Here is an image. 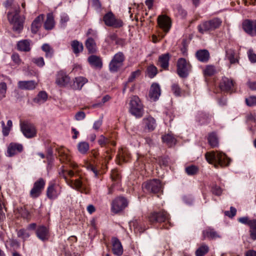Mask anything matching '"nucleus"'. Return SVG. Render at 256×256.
Instances as JSON below:
<instances>
[{
	"mask_svg": "<svg viewBox=\"0 0 256 256\" xmlns=\"http://www.w3.org/2000/svg\"><path fill=\"white\" fill-rule=\"evenodd\" d=\"M205 156L208 162L213 164L216 168L218 166L221 167L228 166L230 162V160L224 154L218 151L206 152Z\"/></svg>",
	"mask_w": 256,
	"mask_h": 256,
	"instance_id": "nucleus-1",
	"label": "nucleus"
},
{
	"mask_svg": "<svg viewBox=\"0 0 256 256\" xmlns=\"http://www.w3.org/2000/svg\"><path fill=\"white\" fill-rule=\"evenodd\" d=\"M20 8H14L8 13V18L14 31L20 32L23 29L24 18L20 16Z\"/></svg>",
	"mask_w": 256,
	"mask_h": 256,
	"instance_id": "nucleus-2",
	"label": "nucleus"
},
{
	"mask_svg": "<svg viewBox=\"0 0 256 256\" xmlns=\"http://www.w3.org/2000/svg\"><path fill=\"white\" fill-rule=\"evenodd\" d=\"M59 175L60 177L64 179L66 183L72 188L76 189L81 192L88 193V190L86 188L82 178L76 179L74 182L68 178L66 175V170H64L63 166L62 170L59 172Z\"/></svg>",
	"mask_w": 256,
	"mask_h": 256,
	"instance_id": "nucleus-3",
	"label": "nucleus"
},
{
	"mask_svg": "<svg viewBox=\"0 0 256 256\" xmlns=\"http://www.w3.org/2000/svg\"><path fill=\"white\" fill-rule=\"evenodd\" d=\"M129 112L137 118L142 117L144 114V106L140 98L136 96H132L130 102Z\"/></svg>",
	"mask_w": 256,
	"mask_h": 256,
	"instance_id": "nucleus-4",
	"label": "nucleus"
},
{
	"mask_svg": "<svg viewBox=\"0 0 256 256\" xmlns=\"http://www.w3.org/2000/svg\"><path fill=\"white\" fill-rule=\"evenodd\" d=\"M142 188L144 192L158 194L162 192V185L159 180L153 179L144 182Z\"/></svg>",
	"mask_w": 256,
	"mask_h": 256,
	"instance_id": "nucleus-5",
	"label": "nucleus"
},
{
	"mask_svg": "<svg viewBox=\"0 0 256 256\" xmlns=\"http://www.w3.org/2000/svg\"><path fill=\"white\" fill-rule=\"evenodd\" d=\"M20 128L22 133L26 138H32L36 134L35 126L28 122H20Z\"/></svg>",
	"mask_w": 256,
	"mask_h": 256,
	"instance_id": "nucleus-6",
	"label": "nucleus"
},
{
	"mask_svg": "<svg viewBox=\"0 0 256 256\" xmlns=\"http://www.w3.org/2000/svg\"><path fill=\"white\" fill-rule=\"evenodd\" d=\"M124 60V56L122 52H118L114 54L109 64L110 70L116 72L122 66Z\"/></svg>",
	"mask_w": 256,
	"mask_h": 256,
	"instance_id": "nucleus-7",
	"label": "nucleus"
},
{
	"mask_svg": "<svg viewBox=\"0 0 256 256\" xmlns=\"http://www.w3.org/2000/svg\"><path fill=\"white\" fill-rule=\"evenodd\" d=\"M191 70V66L185 58H180L177 62V72L181 78H186Z\"/></svg>",
	"mask_w": 256,
	"mask_h": 256,
	"instance_id": "nucleus-8",
	"label": "nucleus"
},
{
	"mask_svg": "<svg viewBox=\"0 0 256 256\" xmlns=\"http://www.w3.org/2000/svg\"><path fill=\"white\" fill-rule=\"evenodd\" d=\"M148 220L151 224L169 222V215L166 212L162 210L159 212H153L148 216Z\"/></svg>",
	"mask_w": 256,
	"mask_h": 256,
	"instance_id": "nucleus-9",
	"label": "nucleus"
},
{
	"mask_svg": "<svg viewBox=\"0 0 256 256\" xmlns=\"http://www.w3.org/2000/svg\"><path fill=\"white\" fill-rule=\"evenodd\" d=\"M105 24L114 28H120L123 26V22L120 19H116L112 12H110L105 14L103 17Z\"/></svg>",
	"mask_w": 256,
	"mask_h": 256,
	"instance_id": "nucleus-10",
	"label": "nucleus"
},
{
	"mask_svg": "<svg viewBox=\"0 0 256 256\" xmlns=\"http://www.w3.org/2000/svg\"><path fill=\"white\" fill-rule=\"evenodd\" d=\"M44 186L45 181L43 178H40L36 180L34 183L33 188L30 191V197L33 198H38L42 194Z\"/></svg>",
	"mask_w": 256,
	"mask_h": 256,
	"instance_id": "nucleus-11",
	"label": "nucleus"
},
{
	"mask_svg": "<svg viewBox=\"0 0 256 256\" xmlns=\"http://www.w3.org/2000/svg\"><path fill=\"white\" fill-rule=\"evenodd\" d=\"M128 206L127 200L123 197H118L114 200L112 204V212L117 214Z\"/></svg>",
	"mask_w": 256,
	"mask_h": 256,
	"instance_id": "nucleus-12",
	"label": "nucleus"
},
{
	"mask_svg": "<svg viewBox=\"0 0 256 256\" xmlns=\"http://www.w3.org/2000/svg\"><path fill=\"white\" fill-rule=\"evenodd\" d=\"M58 156L62 162L68 164L70 166L74 169L77 168L78 165L75 162L71 160L70 156L68 153V150L63 148H60L58 150Z\"/></svg>",
	"mask_w": 256,
	"mask_h": 256,
	"instance_id": "nucleus-13",
	"label": "nucleus"
},
{
	"mask_svg": "<svg viewBox=\"0 0 256 256\" xmlns=\"http://www.w3.org/2000/svg\"><path fill=\"white\" fill-rule=\"evenodd\" d=\"M244 30L252 36H256V20H245L242 23Z\"/></svg>",
	"mask_w": 256,
	"mask_h": 256,
	"instance_id": "nucleus-14",
	"label": "nucleus"
},
{
	"mask_svg": "<svg viewBox=\"0 0 256 256\" xmlns=\"http://www.w3.org/2000/svg\"><path fill=\"white\" fill-rule=\"evenodd\" d=\"M234 84L235 83L232 80L224 77L222 78L220 87L223 91L232 92L235 90Z\"/></svg>",
	"mask_w": 256,
	"mask_h": 256,
	"instance_id": "nucleus-15",
	"label": "nucleus"
},
{
	"mask_svg": "<svg viewBox=\"0 0 256 256\" xmlns=\"http://www.w3.org/2000/svg\"><path fill=\"white\" fill-rule=\"evenodd\" d=\"M158 24L159 26L165 32L169 31L171 27V20L166 15H160L158 18Z\"/></svg>",
	"mask_w": 256,
	"mask_h": 256,
	"instance_id": "nucleus-16",
	"label": "nucleus"
},
{
	"mask_svg": "<svg viewBox=\"0 0 256 256\" xmlns=\"http://www.w3.org/2000/svg\"><path fill=\"white\" fill-rule=\"evenodd\" d=\"M60 194V188L55 184L50 185L46 190V196L50 200H54Z\"/></svg>",
	"mask_w": 256,
	"mask_h": 256,
	"instance_id": "nucleus-17",
	"label": "nucleus"
},
{
	"mask_svg": "<svg viewBox=\"0 0 256 256\" xmlns=\"http://www.w3.org/2000/svg\"><path fill=\"white\" fill-rule=\"evenodd\" d=\"M37 85V82L34 80L19 81L18 83V88L27 90H34Z\"/></svg>",
	"mask_w": 256,
	"mask_h": 256,
	"instance_id": "nucleus-18",
	"label": "nucleus"
},
{
	"mask_svg": "<svg viewBox=\"0 0 256 256\" xmlns=\"http://www.w3.org/2000/svg\"><path fill=\"white\" fill-rule=\"evenodd\" d=\"M22 150L23 146L22 144L12 142L8 146L7 152L9 156H12Z\"/></svg>",
	"mask_w": 256,
	"mask_h": 256,
	"instance_id": "nucleus-19",
	"label": "nucleus"
},
{
	"mask_svg": "<svg viewBox=\"0 0 256 256\" xmlns=\"http://www.w3.org/2000/svg\"><path fill=\"white\" fill-rule=\"evenodd\" d=\"M142 122L145 126L146 128L148 131H153L156 126V120L151 116H148L144 118Z\"/></svg>",
	"mask_w": 256,
	"mask_h": 256,
	"instance_id": "nucleus-20",
	"label": "nucleus"
},
{
	"mask_svg": "<svg viewBox=\"0 0 256 256\" xmlns=\"http://www.w3.org/2000/svg\"><path fill=\"white\" fill-rule=\"evenodd\" d=\"M70 81V78L63 72L58 73L56 79V84L60 86H67Z\"/></svg>",
	"mask_w": 256,
	"mask_h": 256,
	"instance_id": "nucleus-21",
	"label": "nucleus"
},
{
	"mask_svg": "<svg viewBox=\"0 0 256 256\" xmlns=\"http://www.w3.org/2000/svg\"><path fill=\"white\" fill-rule=\"evenodd\" d=\"M160 94V89L159 85L157 84H153L151 86L150 92V98L155 101L157 100Z\"/></svg>",
	"mask_w": 256,
	"mask_h": 256,
	"instance_id": "nucleus-22",
	"label": "nucleus"
},
{
	"mask_svg": "<svg viewBox=\"0 0 256 256\" xmlns=\"http://www.w3.org/2000/svg\"><path fill=\"white\" fill-rule=\"evenodd\" d=\"M90 64L95 68H101L102 62L100 58L96 55H91L88 58Z\"/></svg>",
	"mask_w": 256,
	"mask_h": 256,
	"instance_id": "nucleus-23",
	"label": "nucleus"
},
{
	"mask_svg": "<svg viewBox=\"0 0 256 256\" xmlns=\"http://www.w3.org/2000/svg\"><path fill=\"white\" fill-rule=\"evenodd\" d=\"M44 15L42 14L37 16L32 24L31 30L32 33L36 34L42 26V22L43 21Z\"/></svg>",
	"mask_w": 256,
	"mask_h": 256,
	"instance_id": "nucleus-24",
	"label": "nucleus"
},
{
	"mask_svg": "<svg viewBox=\"0 0 256 256\" xmlns=\"http://www.w3.org/2000/svg\"><path fill=\"white\" fill-rule=\"evenodd\" d=\"M87 82L88 80L82 76L76 78L73 84L71 85V88L74 90H80Z\"/></svg>",
	"mask_w": 256,
	"mask_h": 256,
	"instance_id": "nucleus-25",
	"label": "nucleus"
},
{
	"mask_svg": "<svg viewBox=\"0 0 256 256\" xmlns=\"http://www.w3.org/2000/svg\"><path fill=\"white\" fill-rule=\"evenodd\" d=\"M36 235L42 240H48L49 238L48 230L45 226H40L36 230Z\"/></svg>",
	"mask_w": 256,
	"mask_h": 256,
	"instance_id": "nucleus-26",
	"label": "nucleus"
},
{
	"mask_svg": "<svg viewBox=\"0 0 256 256\" xmlns=\"http://www.w3.org/2000/svg\"><path fill=\"white\" fill-rule=\"evenodd\" d=\"M55 25L53 14L48 13L46 15V19L44 23V28L46 30H52Z\"/></svg>",
	"mask_w": 256,
	"mask_h": 256,
	"instance_id": "nucleus-27",
	"label": "nucleus"
},
{
	"mask_svg": "<svg viewBox=\"0 0 256 256\" xmlns=\"http://www.w3.org/2000/svg\"><path fill=\"white\" fill-rule=\"evenodd\" d=\"M196 56L198 60L202 62H206L210 58V54L207 50H199L196 52Z\"/></svg>",
	"mask_w": 256,
	"mask_h": 256,
	"instance_id": "nucleus-28",
	"label": "nucleus"
},
{
	"mask_svg": "<svg viewBox=\"0 0 256 256\" xmlns=\"http://www.w3.org/2000/svg\"><path fill=\"white\" fill-rule=\"evenodd\" d=\"M203 236L204 238L216 239L220 238V236L216 231L210 228L203 231Z\"/></svg>",
	"mask_w": 256,
	"mask_h": 256,
	"instance_id": "nucleus-29",
	"label": "nucleus"
},
{
	"mask_svg": "<svg viewBox=\"0 0 256 256\" xmlns=\"http://www.w3.org/2000/svg\"><path fill=\"white\" fill-rule=\"evenodd\" d=\"M198 30L202 34L212 31L209 20L199 24L198 26Z\"/></svg>",
	"mask_w": 256,
	"mask_h": 256,
	"instance_id": "nucleus-30",
	"label": "nucleus"
},
{
	"mask_svg": "<svg viewBox=\"0 0 256 256\" xmlns=\"http://www.w3.org/2000/svg\"><path fill=\"white\" fill-rule=\"evenodd\" d=\"M48 94L44 91L39 92L36 98L33 99V102L37 104H41L46 101Z\"/></svg>",
	"mask_w": 256,
	"mask_h": 256,
	"instance_id": "nucleus-31",
	"label": "nucleus"
},
{
	"mask_svg": "<svg viewBox=\"0 0 256 256\" xmlns=\"http://www.w3.org/2000/svg\"><path fill=\"white\" fill-rule=\"evenodd\" d=\"M170 54L168 53L160 56L158 60L160 66L164 69L167 68L168 66Z\"/></svg>",
	"mask_w": 256,
	"mask_h": 256,
	"instance_id": "nucleus-32",
	"label": "nucleus"
},
{
	"mask_svg": "<svg viewBox=\"0 0 256 256\" xmlns=\"http://www.w3.org/2000/svg\"><path fill=\"white\" fill-rule=\"evenodd\" d=\"M130 157V154L126 150L122 149L117 154V159L119 161V164L120 162H127Z\"/></svg>",
	"mask_w": 256,
	"mask_h": 256,
	"instance_id": "nucleus-33",
	"label": "nucleus"
},
{
	"mask_svg": "<svg viewBox=\"0 0 256 256\" xmlns=\"http://www.w3.org/2000/svg\"><path fill=\"white\" fill-rule=\"evenodd\" d=\"M112 250L117 256H121L123 252V248L120 241H114Z\"/></svg>",
	"mask_w": 256,
	"mask_h": 256,
	"instance_id": "nucleus-34",
	"label": "nucleus"
},
{
	"mask_svg": "<svg viewBox=\"0 0 256 256\" xmlns=\"http://www.w3.org/2000/svg\"><path fill=\"white\" fill-rule=\"evenodd\" d=\"M18 50L24 52H28L30 50V41L27 40L20 41L18 43Z\"/></svg>",
	"mask_w": 256,
	"mask_h": 256,
	"instance_id": "nucleus-35",
	"label": "nucleus"
},
{
	"mask_svg": "<svg viewBox=\"0 0 256 256\" xmlns=\"http://www.w3.org/2000/svg\"><path fill=\"white\" fill-rule=\"evenodd\" d=\"M86 46L89 52L94 53L96 52V44L93 38H88L86 42Z\"/></svg>",
	"mask_w": 256,
	"mask_h": 256,
	"instance_id": "nucleus-36",
	"label": "nucleus"
},
{
	"mask_svg": "<svg viewBox=\"0 0 256 256\" xmlns=\"http://www.w3.org/2000/svg\"><path fill=\"white\" fill-rule=\"evenodd\" d=\"M162 142L168 146H174L176 142V138L170 134H167L162 136Z\"/></svg>",
	"mask_w": 256,
	"mask_h": 256,
	"instance_id": "nucleus-37",
	"label": "nucleus"
},
{
	"mask_svg": "<svg viewBox=\"0 0 256 256\" xmlns=\"http://www.w3.org/2000/svg\"><path fill=\"white\" fill-rule=\"evenodd\" d=\"M71 46L73 52L75 54H79L83 50L82 44L80 42L77 40H74L72 41L71 43Z\"/></svg>",
	"mask_w": 256,
	"mask_h": 256,
	"instance_id": "nucleus-38",
	"label": "nucleus"
},
{
	"mask_svg": "<svg viewBox=\"0 0 256 256\" xmlns=\"http://www.w3.org/2000/svg\"><path fill=\"white\" fill-rule=\"evenodd\" d=\"M208 140L210 145L212 147L214 148L218 146V138L216 134L214 132H212L210 134Z\"/></svg>",
	"mask_w": 256,
	"mask_h": 256,
	"instance_id": "nucleus-39",
	"label": "nucleus"
},
{
	"mask_svg": "<svg viewBox=\"0 0 256 256\" xmlns=\"http://www.w3.org/2000/svg\"><path fill=\"white\" fill-rule=\"evenodd\" d=\"M42 50L45 52V56L46 58H52L54 55V50L47 44H44L42 46Z\"/></svg>",
	"mask_w": 256,
	"mask_h": 256,
	"instance_id": "nucleus-40",
	"label": "nucleus"
},
{
	"mask_svg": "<svg viewBox=\"0 0 256 256\" xmlns=\"http://www.w3.org/2000/svg\"><path fill=\"white\" fill-rule=\"evenodd\" d=\"M235 52L233 50L229 49L226 50V57L230 60V64H234L238 62L235 58Z\"/></svg>",
	"mask_w": 256,
	"mask_h": 256,
	"instance_id": "nucleus-41",
	"label": "nucleus"
},
{
	"mask_svg": "<svg viewBox=\"0 0 256 256\" xmlns=\"http://www.w3.org/2000/svg\"><path fill=\"white\" fill-rule=\"evenodd\" d=\"M208 250L209 248L206 245H202L200 246L196 251V256H204L208 252Z\"/></svg>",
	"mask_w": 256,
	"mask_h": 256,
	"instance_id": "nucleus-42",
	"label": "nucleus"
},
{
	"mask_svg": "<svg viewBox=\"0 0 256 256\" xmlns=\"http://www.w3.org/2000/svg\"><path fill=\"white\" fill-rule=\"evenodd\" d=\"M250 236L252 239H256V220H252V222H250Z\"/></svg>",
	"mask_w": 256,
	"mask_h": 256,
	"instance_id": "nucleus-43",
	"label": "nucleus"
},
{
	"mask_svg": "<svg viewBox=\"0 0 256 256\" xmlns=\"http://www.w3.org/2000/svg\"><path fill=\"white\" fill-rule=\"evenodd\" d=\"M79 152L82 154H86L89 150V144L86 142H80L78 145Z\"/></svg>",
	"mask_w": 256,
	"mask_h": 256,
	"instance_id": "nucleus-44",
	"label": "nucleus"
},
{
	"mask_svg": "<svg viewBox=\"0 0 256 256\" xmlns=\"http://www.w3.org/2000/svg\"><path fill=\"white\" fill-rule=\"evenodd\" d=\"M209 22L210 24V27H212V30L219 28L222 23V20L218 18L212 19L209 20Z\"/></svg>",
	"mask_w": 256,
	"mask_h": 256,
	"instance_id": "nucleus-45",
	"label": "nucleus"
},
{
	"mask_svg": "<svg viewBox=\"0 0 256 256\" xmlns=\"http://www.w3.org/2000/svg\"><path fill=\"white\" fill-rule=\"evenodd\" d=\"M209 120V116L202 112L200 114L198 118V120L201 124H204L208 123Z\"/></svg>",
	"mask_w": 256,
	"mask_h": 256,
	"instance_id": "nucleus-46",
	"label": "nucleus"
},
{
	"mask_svg": "<svg viewBox=\"0 0 256 256\" xmlns=\"http://www.w3.org/2000/svg\"><path fill=\"white\" fill-rule=\"evenodd\" d=\"M133 226L135 230L138 231L140 232H142L145 230V228L143 226L142 223L136 220L132 222Z\"/></svg>",
	"mask_w": 256,
	"mask_h": 256,
	"instance_id": "nucleus-47",
	"label": "nucleus"
},
{
	"mask_svg": "<svg viewBox=\"0 0 256 256\" xmlns=\"http://www.w3.org/2000/svg\"><path fill=\"white\" fill-rule=\"evenodd\" d=\"M7 85L4 82H0V100L6 97Z\"/></svg>",
	"mask_w": 256,
	"mask_h": 256,
	"instance_id": "nucleus-48",
	"label": "nucleus"
},
{
	"mask_svg": "<svg viewBox=\"0 0 256 256\" xmlns=\"http://www.w3.org/2000/svg\"><path fill=\"white\" fill-rule=\"evenodd\" d=\"M157 72V68L153 65L150 66L147 68V74L150 78H154Z\"/></svg>",
	"mask_w": 256,
	"mask_h": 256,
	"instance_id": "nucleus-49",
	"label": "nucleus"
},
{
	"mask_svg": "<svg viewBox=\"0 0 256 256\" xmlns=\"http://www.w3.org/2000/svg\"><path fill=\"white\" fill-rule=\"evenodd\" d=\"M198 171V168L195 166L192 165L186 168V172L188 175H194Z\"/></svg>",
	"mask_w": 256,
	"mask_h": 256,
	"instance_id": "nucleus-50",
	"label": "nucleus"
},
{
	"mask_svg": "<svg viewBox=\"0 0 256 256\" xmlns=\"http://www.w3.org/2000/svg\"><path fill=\"white\" fill-rule=\"evenodd\" d=\"M32 62L39 67H42L44 65V62L42 57L33 58Z\"/></svg>",
	"mask_w": 256,
	"mask_h": 256,
	"instance_id": "nucleus-51",
	"label": "nucleus"
},
{
	"mask_svg": "<svg viewBox=\"0 0 256 256\" xmlns=\"http://www.w3.org/2000/svg\"><path fill=\"white\" fill-rule=\"evenodd\" d=\"M172 90L176 96H181V89L178 84H172Z\"/></svg>",
	"mask_w": 256,
	"mask_h": 256,
	"instance_id": "nucleus-52",
	"label": "nucleus"
},
{
	"mask_svg": "<svg viewBox=\"0 0 256 256\" xmlns=\"http://www.w3.org/2000/svg\"><path fill=\"white\" fill-rule=\"evenodd\" d=\"M110 140L104 137L103 135H101L98 140V143L102 146H106V144L110 143Z\"/></svg>",
	"mask_w": 256,
	"mask_h": 256,
	"instance_id": "nucleus-53",
	"label": "nucleus"
},
{
	"mask_svg": "<svg viewBox=\"0 0 256 256\" xmlns=\"http://www.w3.org/2000/svg\"><path fill=\"white\" fill-rule=\"evenodd\" d=\"M246 102L250 106H256V96H250L246 98Z\"/></svg>",
	"mask_w": 256,
	"mask_h": 256,
	"instance_id": "nucleus-54",
	"label": "nucleus"
},
{
	"mask_svg": "<svg viewBox=\"0 0 256 256\" xmlns=\"http://www.w3.org/2000/svg\"><path fill=\"white\" fill-rule=\"evenodd\" d=\"M214 72V68L212 66H207L204 70V74L208 76H211L213 75Z\"/></svg>",
	"mask_w": 256,
	"mask_h": 256,
	"instance_id": "nucleus-55",
	"label": "nucleus"
},
{
	"mask_svg": "<svg viewBox=\"0 0 256 256\" xmlns=\"http://www.w3.org/2000/svg\"><path fill=\"white\" fill-rule=\"evenodd\" d=\"M69 20V17L67 14H64L62 15L60 22V26L62 28H65L66 26L67 22H68Z\"/></svg>",
	"mask_w": 256,
	"mask_h": 256,
	"instance_id": "nucleus-56",
	"label": "nucleus"
},
{
	"mask_svg": "<svg viewBox=\"0 0 256 256\" xmlns=\"http://www.w3.org/2000/svg\"><path fill=\"white\" fill-rule=\"evenodd\" d=\"M120 175L116 170H112L111 172V178L112 180L117 181L120 179Z\"/></svg>",
	"mask_w": 256,
	"mask_h": 256,
	"instance_id": "nucleus-57",
	"label": "nucleus"
},
{
	"mask_svg": "<svg viewBox=\"0 0 256 256\" xmlns=\"http://www.w3.org/2000/svg\"><path fill=\"white\" fill-rule=\"evenodd\" d=\"M18 236L20 238H26L29 237V234L24 230H20L18 232Z\"/></svg>",
	"mask_w": 256,
	"mask_h": 256,
	"instance_id": "nucleus-58",
	"label": "nucleus"
},
{
	"mask_svg": "<svg viewBox=\"0 0 256 256\" xmlns=\"http://www.w3.org/2000/svg\"><path fill=\"white\" fill-rule=\"evenodd\" d=\"M140 74V70H136L135 72H132L128 79V82H132L134 80L138 77Z\"/></svg>",
	"mask_w": 256,
	"mask_h": 256,
	"instance_id": "nucleus-59",
	"label": "nucleus"
},
{
	"mask_svg": "<svg viewBox=\"0 0 256 256\" xmlns=\"http://www.w3.org/2000/svg\"><path fill=\"white\" fill-rule=\"evenodd\" d=\"M236 210L234 208L231 206L230 210L226 211L224 212V214L226 216H228L230 218H232L236 214Z\"/></svg>",
	"mask_w": 256,
	"mask_h": 256,
	"instance_id": "nucleus-60",
	"label": "nucleus"
},
{
	"mask_svg": "<svg viewBox=\"0 0 256 256\" xmlns=\"http://www.w3.org/2000/svg\"><path fill=\"white\" fill-rule=\"evenodd\" d=\"M2 132L3 135L4 136H8L9 134V132H10V131L11 128H10L8 126H6L4 122H2Z\"/></svg>",
	"mask_w": 256,
	"mask_h": 256,
	"instance_id": "nucleus-61",
	"label": "nucleus"
},
{
	"mask_svg": "<svg viewBox=\"0 0 256 256\" xmlns=\"http://www.w3.org/2000/svg\"><path fill=\"white\" fill-rule=\"evenodd\" d=\"M86 117V114L84 112L80 111L78 112L75 115V118L77 120H84Z\"/></svg>",
	"mask_w": 256,
	"mask_h": 256,
	"instance_id": "nucleus-62",
	"label": "nucleus"
},
{
	"mask_svg": "<svg viewBox=\"0 0 256 256\" xmlns=\"http://www.w3.org/2000/svg\"><path fill=\"white\" fill-rule=\"evenodd\" d=\"M248 56L249 60L252 62H256V54H254L252 50L248 51Z\"/></svg>",
	"mask_w": 256,
	"mask_h": 256,
	"instance_id": "nucleus-63",
	"label": "nucleus"
},
{
	"mask_svg": "<svg viewBox=\"0 0 256 256\" xmlns=\"http://www.w3.org/2000/svg\"><path fill=\"white\" fill-rule=\"evenodd\" d=\"M238 222L244 224H247L250 226V222H252V220H249L248 217H242L238 218Z\"/></svg>",
	"mask_w": 256,
	"mask_h": 256,
	"instance_id": "nucleus-64",
	"label": "nucleus"
}]
</instances>
